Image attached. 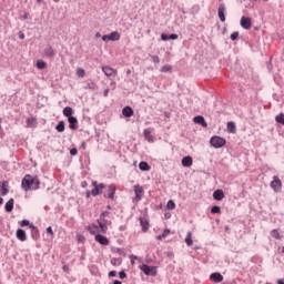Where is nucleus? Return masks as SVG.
Masks as SVG:
<instances>
[{"mask_svg": "<svg viewBox=\"0 0 284 284\" xmlns=\"http://www.w3.org/2000/svg\"><path fill=\"white\" fill-rule=\"evenodd\" d=\"M44 54L45 57H54V49H52V47H47L44 49Z\"/></svg>", "mask_w": 284, "mask_h": 284, "instance_id": "32", "label": "nucleus"}, {"mask_svg": "<svg viewBox=\"0 0 284 284\" xmlns=\"http://www.w3.org/2000/svg\"><path fill=\"white\" fill-rule=\"evenodd\" d=\"M102 72L105 77H113V74H116V69H113L112 67H102Z\"/></svg>", "mask_w": 284, "mask_h": 284, "instance_id": "14", "label": "nucleus"}, {"mask_svg": "<svg viewBox=\"0 0 284 284\" xmlns=\"http://www.w3.org/2000/svg\"><path fill=\"white\" fill-rule=\"evenodd\" d=\"M152 129H144L143 136L149 143H154V135H152Z\"/></svg>", "mask_w": 284, "mask_h": 284, "instance_id": "11", "label": "nucleus"}, {"mask_svg": "<svg viewBox=\"0 0 284 284\" xmlns=\"http://www.w3.org/2000/svg\"><path fill=\"white\" fill-rule=\"evenodd\" d=\"M271 236L273 239H277L278 241H281V239H283V235H281V233L278 232V230L274 229L273 231H271Z\"/></svg>", "mask_w": 284, "mask_h": 284, "instance_id": "30", "label": "nucleus"}, {"mask_svg": "<svg viewBox=\"0 0 284 284\" xmlns=\"http://www.w3.org/2000/svg\"><path fill=\"white\" fill-rule=\"evenodd\" d=\"M210 281H212V283H223L224 277L221 275V273L215 272L210 275Z\"/></svg>", "mask_w": 284, "mask_h": 284, "instance_id": "10", "label": "nucleus"}, {"mask_svg": "<svg viewBox=\"0 0 284 284\" xmlns=\"http://www.w3.org/2000/svg\"><path fill=\"white\" fill-rule=\"evenodd\" d=\"M45 61H43V60H38L37 61V68H38V70H44V68H45Z\"/></svg>", "mask_w": 284, "mask_h": 284, "instance_id": "34", "label": "nucleus"}, {"mask_svg": "<svg viewBox=\"0 0 284 284\" xmlns=\"http://www.w3.org/2000/svg\"><path fill=\"white\" fill-rule=\"evenodd\" d=\"M172 70V65L165 64L161 68V72H170Z\"/></svg>", "mask_w": 284, "mask_h": 284, "instance_id": "39", "label": "nucleus"}, {"mask_svg": "<svg viewBox=\"0 0 284 284\" xmlns=\"http://www.w3.org/2000/svg\"><path fill=\"white\" fill-rule=\"evenodd\" d=\"M68 121H69V128L70 130H77V123H79V120H77L75 116H69L68 118Z\"/></svg>", "mask_w": 284, "mask_h": 284, "instance_id": "20", "label": "nucleus"}, {"mask_svg": "<svg viewBox=\"0 0 284 284\" xmlns=\"http://www.w3.org/2000/svg\"><path fill=\"white\" fill-rule=\"evenodd\" d=\"M134 194H135V196H134L133 201H134V203H139L141 201V199H143V194H145V190H143V186L136 184L134 186Z\"/></svg>", "mask_w": 284, "mask_h": 284, "instance_id": "5", "label": "nucleus"}, {"mask_svg": "<svg viewBox=\"0 0 284 284\" xmlns=\"http://www.w3.org/2000/svg\"><path fill=\"white\" fill-rule=\"evenodd\" d=\"M240 23L244 28V30L252 29V19H250L247 17H242Z\"/></svg>", "mask_w": 284, "mask_h": 284, "instance_id": "9", "label": "nucleus"}, {"mask_svg": "<svg viewBox=\"0 0 284 284\" xmlns=\"http://www.w3.org/2000/svg\"><path fill=\"white\" fill-rule=\"evenodd\" d=\"M106 216H110V212L104 211L100 214V219L98 220V225H99L102 234H106L108 225H112V221L105 220Z\"/></svg>", "mask_w": 284, "mask_h": 284, "instance_id": "2", "label": "nucleus"}, {"mask_svg": "<svg viewBox=\"0 0 284 284\" xmlns=\"http://www.w3.org/2000/svg\"><path fill=\"white\" fill-rule=\"evenodd\" d=\"M194 123H196L197 125H202V128H207V122L205 121V118H203V115H196L193 119Z\"/></svg>", "mask_w": 284, "mask_h": 284, "instance_id": "13", "label": "nucleus"}, {"mask_svg": "<svg viewBox=\"0 0 284 284\" xmlns=\"http://www.w3.org/2000/svg\"><path fill=\"white\" fill-rule=\"evenodd\" d=\"M55 130H57L58 132H65V122L60 121V122L57 124Z\"/></svg>", "mask_w": 284, "mask_h": 284, "instance_id": "31", "label": "nucleus"}, {"mask_svg": "<svg viewBox=\"0 0 284 284\" xmlns=\"http://www.w3.org/2000/svg\"><path fill=\"white\" fill-rule=\"evenodd\" d=\"M88 231L90 232V234H93L97 236V234H99V232H101V229L99 230V226H97V224H90L88 226Z\"/></svg>", "mask_w": 284, "mask_h": 284, "instance_id": "22", "label": "nucleus"}, {"mask_svg": "<svg viewBox=\"0 0 284 284\" xmlns=\"http://www.w3.org/2000/svg\"><path fill=\"white\" fill-rule=\"evenodd\" d=\"M70 154L71 156H77L79 154V151L77 149H71Z\"/></svg>", "mask_w": 284, "mask_h": 284, "instance_id": "44", "label": "nucleus"}, {"mask_svg": "<svg viewBox=\"0 0 284 284\" xmlns=\"http://www.w3.org/2000/svg\"><path fill=\"white\" fill-rule=\"evenodd\" d=\"M277 284H284L283 280H278Z\"/></svg>", "mask_w": 284, "mask_h": 284, "instance_id": "55", "label": "nucleus"}, {"mask_svg": "<svg viewBox=\"0 0 284 284\" xmlns=\"http://www.w3.org/2000/svg\"><path fill=\"white\" fill-rule=\"evenodd\" d=\"M236 39H239V31H235L231 34V40L232 41H236Z\"/></svg>", "mask_w": 284, "mask_h": 284, "instance_id": "41", "label": "nucleus"}, {"mask_svg": "<svg viewBox=\"0 0 284 284\" xmlns=\"http://www.w3.org/2000/svg\"><path fill=\"white\" fill-rule=\"evenodd\" d=\"M162 239H165V237L163 236V234H161V235L158 236V241H162Z\"/></svg>", "mask_w": 284, "mask_h": 284, "instance_id": "53", "label": "nucleus"}, {"mask_svg": "<svg viewBox=\"0 0 284 284\" xmlns=\"http://www.w3.org/2000/svg\"><path fill=\"white\" fill-rule=\"evenodd\" d=\"M120 278H126L128 274H125L123 271L119 273Z\"/></svg>", "mask_w": 284, "mask_h": 284, "instance_id": "48", "label": "nucleus"}, {"mask_svg": "<svg viewBox=\"0 0 284 284\" xmlns=\"http://www.w3.org/2000/svg\"><path fill=\"white\" fill-rule=\"evenodd\" d=\"M139 168L142 172H150V164L148 162H140Z\"/></svg>", "mask_w": 284, "mask_h": 284, "instance_id": "28", "label": "nucleus"}, {"mask_svg": "<svg viewBox=\"0 0 284 284\" xmlns=\"http://www.w3.org/2000/svg\"><path fill=\"white\" fill-rule=\"evenodd\" d=\"M62 270H63V272H70V267H68V265H64V266L62 267Z\"/></svg>", "mask_w": 284, "mask_h": 284, "instance_id": "51", "label": "nucleus"}, {"mask_svg": "<svg viewBox=\"0 0 284 284\" xmlns=\"http://www.w3.org/2000/svg\"><path fill=\"white\" fill-rule=\"evenodd\" d=\"M210 143L213 148L219 149V148H223V145H225L226 141H225V139H223L219 135H214L211 138Z\"/></svg>", "mask_w": 284, "mask_h": 284, "instance_id": "4", "label": "nucleus"}, {"mask_svg": "<svg viewBox=\"0 0 284 284\" xmlns=\"http://www.w3.org/2000/svg\"><path fill=\"white\" fill-rule=\"evenodd\" d=\"M131 265H134V260H131Z\"/></svg>", "mask_w": 284, "mask_h": 284, "instance_id": "58", "label": "nucleus"}, {"mask_svg": "<svg viewBox=\"0 0 284 284\" xmlns=\"http://www.w3.org/2000/svg\"><path fill=\"white\" fill-rule=\"evenodd\" d=\"M62 113H63L64 116H68V119H70V116H72V114H73V110L70 106H65L63 109Z\"/></svg>", "mask_w": 284, "mask_h": 284, "instance_id": "27", "label": "nucleus"}, {"mask_svg": "<svg viewBox=\"0 0 284 284\" xmlns=\"http://www.w3.org/2000/svg\"><path fill=\"white\" fill-rule=\"evenodd\" d=\"M43 0H37V3H41Z\"/></svg>", "mask_w": 284, "mask_h": 284, "instance_id": "59", "label": "nucleus"}, {"mask_svg": "<svg viewBox=\"0 0 284 284\" xmlns=\"http://www.w3.org/2000/svg\"><path fill=\"white\" fill-rule=\"evenodd\" d=\"M168 210H174L176 207V204L173 200H170L166 204Z\"/></svg>", "mask_w": 284, "mask_h": 284, "instance_id": "37", "label": "nucleus"}, {"mask_svg": "<svg viewBox=\"0 0 284 284\" xmlns=\"http://www.w3.org/2000/svg\"><path fill=\"white\" fill-rule=\"evenodd\" d=\"M169 39H171L172 41H176V39H179V34L172 33L171 36H169Z\"/></svg>", "mask_w": 284, "mask_h": 284, "instance_id": "45", "label": "nucleus"}, {"mask_svg": "<svg viewBox=\"0 0 284 284\" xmlns=\"http://www.w3.org/2000/svg\"><path fill=\"white\" fill-rule=\"evenodd\" d=\"M110 41H119L121 39V33L119 31H113L111 34H109Z\"/></svg>", "mask_w": 284, "mask_h": 284, "instance_id": "26", "label": "nucleus"}, {"mask_svg": "<svg viewBox=\"0 0 284 284\" xmlns=\"http://www.w3.org/2000/svg\"><path fill=\"white\" fill-rule=\"evenodd\" d=\"M211 213L212 214H221V206H213L212 209H211Z\"/></svg>", "mask_w": 284, "mask_h": 284, "instance_id": "38", "label": "nucleus"}, {"mask_svg": "<svg viewBox=\"0 0 284 284\" xmlns=\"http://www.w3.org/2000/svg\"><path fill=\"white\" fill-rule=\"evenodd\" d=\"M47 233L52 237L54 236V231H52V226L47 227Z\"/></svg>", "mask_w": 284, "mask_h": 284, "instance_id": "42", "label": "nucleus"}, {"mask_svg": "<svg viewBox=\"0 0 284 284\" xmlns=\"http://www.w3.org/2000/svg\"><path fill=\"white\" fill-rule=\"evenodd\" d=\"M123 116H126V119H130V116H134V110L132 106H124L122 110Z\"/></svg>", "mask_w": 284, "mask_h": 284, "instance_id": "16", "label": "nucleus"}, {"mask_svg": "<svg viewBox=\"0 0 284 284\" xmlns=\"http://www.w3.org/2000/svg\"><path fill=\"white\" fill-rule=\"evenodd\" d=\"M275 121L284 125V113H280L278 115H276Z\"/></svg>", "mask_w": 284, "mask_h": 284, "instance_id": "35", "label": "nucleus"}, {"mask_svg": "<svg viewBox=\"0 0 284 284\" xmlns=\"http://www.w3.org/2000/svg\"><path fill=\"white\" fill-rule=\"evenodd\" d=\"M109 276H111V277L116 276V271H111V272L109 273Z\"/></svg>", "mask_w": 284, "mask_h": 284, "instance_id": "50", "label": "nucleus"}, {"mask_svg": "<svg viewBox=\"0 0 284 284\" xmlns=\"http://www.w3.org/2000/svg\"><path fill=\"white\" fill-rule=\"evenodd\" d=\"M93 190L91 191L92 196H99L101 194V190H105V184L97 183V181L92 182Z\"/></svg>", "mask_w": 284, "mask_h": 284, "instance_id": "7", "label": "nucleus"}, {"mask_svg": "<svg viewBox=\"0 0 284 284\" xmlns=\"http://www.w3.org/2000/svg\"><path fill=\"white\" fill-rule=\"evenodd\" d=\"M27 124H28L30 128H34V125H37V120H36V118H28V119H27Z\"/></svg>", "mask_w": 284, "mask_h": 284, "instance_id": "33", "label": "nucleus"}, {"mask_svg": "<svg viewBox=\"0 0 284 284\" xmlns=\"http://www.w3.org/2000/svg\"><path fill=\"white\" fill-rule=\"evenodd\" d=\"M151 59L153 61V63H160L161 59L159 58V55H151Z\"/></svg>", "mask_w": 284, "mask_h": 284, "instance_id": "40", "label": "nucleus"}, {"mask_svg": "<svg viewBox=\"0 0 284 284\" xmlns=\"http://www.w3.org/2000/svg\"><path fill=\"white\" fill-rule=\"evenodd\" d=\"M77 75H78L80 79H83V77H85V70L82 69V68L77 69Z\"/></svg>", "mask_w": 284, "mask_h": 284, "instance_id": "36", "label": "nucleus"}, {"mask_svg": "<svg viewBox=\"0 0 284 284\" xmlns=\"http://www.w3.org/2000/svg\"><path fill=\"white\" fill-rule=\"evenodd\" d=\"M271 187L272 190H274V192H281V190L283 189V182L281 181V179H278V176L276 175L273 176V181L271 182Z\"/></svg>", "mask_w": 284, "mask_h": 284, "instance_id": "6", "label": "nucleus"}, {"mask_svg": "<svg viewBox=\"0 0 284 284\" xmlns=\"http://www.w3.org/2000/svg\"><path fill=\"white\" fill-rule=\"evenodd\" d=\"M213 199L215 201H223V199H225V193L223 192V190H216L213 193Z\"/></svg>", "mask_w": 284, "mask_h": 284, "instance_id": "19", "label": "nucleus"}, {"mask_svg": "<svg viewBox=\"0 0 284 284\" xmlns=\"http://www.w3.org/2000/svg\"><path fill=\"white\" fill-rule=\"evenodd\" d=\"M95 241L97 243H100V245H110V240L101 234L95 235Z\"/></svg>", "mask_w": 284, "mask_h": 284, "instance_id": "12", "label": "nucleus"}, {"mask_svg": "<svg viewBox=\"0 0 284 284\" xmlns=\"http://www.w3.org/2000/svg\"><path fill=\"white\" fill-rule=\"evenodd\" d=\"M21 39H24V36H23V34L21 36Z\"/></svg>", "mask_w": 284, "mask_h": 284, "instance_id": "63", "label": "nucleus"}, {"mask_svg": "<svg viewBox=\"0 0 284 284\" xmlns=\"http://www.w3.org/2000/svg\"><path fill=\"white\" fill-rule=\"evenodd\" d=\"M16 236L19 241H28V235H26V231H23L22 229L17 230Z\"/></svg>", "mask_w": 284, "mask_h": 284, "instance_id": "17", "label": "nucleus"}, {"mask_svg": "<svg viewBox=\"0 0 284 284\" xmlns=\"http://www.w3.org/2000/svg\"><path fill=\"white\" fill-rule=\"evenodd\" d=\"M226 130L230 134H236V124L234 122H227Z\"/></svg>", "mask_w": 284, "mask_h": 284, "instance_id": "25", "label": "nucleus"}, {"mask_svg": "<svg viewBox=\"0 0 284 284\" xmlns=\"http://www.w3.org/2000/svg\"><path fill=\"white\" fill-rule=\"evenodd\" d=\"M161 39H162V41H170V36L162 33Z\"/></svg>", "mask_w": 284, "mask_h": 284, "instance_id": "43", "label": "nucleus"}, {"mask_svg": "<svg viewBox=\"0 0 284 284\" xmlns=\"http://www.w3.org/2000/svg\"><path fill=\"white\" fill-rule=\"evenodd\" d=\"M87 196H88V199H89V196H90V193H87Z\"/></svg>", "mask_w": 284, "mask_h": 284, "instance_id": "62", "label": "nucleus"}, {"mask_svg": "<svg viewBox=\"0 0 284 284\" xmlns=\"http://www.w3.org/2000/svg\"><path fill=\"white\" fill-rule=\"evenodd\" d=\"M41 181L37 175L27 174L21 181V187L24 192H34L39 190Z\"/></svg>", "mask_w": 284, "mask_h": 284, "instance_id": "1", "label": "nucleus"}, {"mask_svg": "<svg viewBox=\"0 0 284 284\" xmlns=\"http://www.w3.org/2000/svg\"><path fill=\"white\" fill-rule=\"evenodd\" d=\"M0 187H1V195L2 196L8 195V192H10V190L8 189L9 187L8 181L0 182Z\"/></svg>", "mask_w": 284, "mask_h": 284, "instance_id": "18", "label": "nucleus"}, {"mask_svg": "<svg viewBox=\"0 0 284 284\" xmlns=\"http://www.w3.org/2000/svg\"><path fill=\"white\" fill-rule=\"evenodd\" d=\"M108 94H110V89L104 90V97H108Z\"/></svg>", "mask_w": 284, "mask_h": 284, "instance_id": "52", "label": "nucleus"}, {"mask_svg": "<svg viewBox=\"0 0 284 284\" xmlns=\"http://www.w3.org/2000/svg\"><path fill=\"white\" fill-rule=\"evenodd\" d=\"M26 225H30V221L23 220V221L21 222V227H26Z\"/></svg>", "mask_w": 284, "mask_h": 284, "instance_id": "47", "label": "nucleus"}, {"mask_svg": "<svg viewBox=\"0 0 284 284\" xmlns=\"http://www.w3.org/2000/svg\"><path fill=\"white\" fill-rule=\"evenodd\" d=\"M106 207H108V210H112V206H110V205H108Z\"/></svg>", "mask_w": 284, "mask_h": 284, "instance_id": "60", "label": "nucleus"}, {"mask_svg": "<svg viewBox=\"0 0 284 284\" xmlns=\"http://www.w3.org/2000/svg\"><path fill=\"white\" fill-rule=\"evenodd\" d=\"M170 234V229H165L162 233V236L165 239Z\"/></svg>", "mask_w": 284, "mask_h": 284, "instance_id": "46", "label": "nucleus"}, {"mask_svg": "<svg viewBox=\"0 0 284 284\" xmlns=\"http://www.w3.org/2000/svg\"><path fill=\"white\" fill-rule=\"evenodd\" d=\"M100 37H101V33H100V32H97V33H95V39H100Z\"/></svg>", "mask_w": 284, "mask_h": 284, "instance_id": "54", "label": "nucleus"}, {"mask_svg": "<svg viewBox=\"0 0 284 284\" xmlns=\"http://www.w3.org/2000/svg\"><path fill=\"white\" fill-rule=\"evenodd\" d=\"M217 14H219L220 21H222V23H224V21H225V4L219 6Z\"/></svg>", "mask_w": 284, "mask_h": 284, "instance_id": "15", "label": "nucleus"}, {"mask_svg": "<svg viewBox=\"0 0 284 284\" xmlns=\"http://www.w3.org/2000/svg\"><path fill=\"white\" fill-rule=\"evenodd\" d=\"M140 223L142 226V232H148V230H150V222H148V220L141 217Z\"/></svg>", "mask_w": 284, "mask_h": 284, "instance_id": "24", "label": "nucleus"}, {"mask_svg": "<svg viewBox=\"0 0 284 284\" xmlns=\"http://www.w3.org/2000/svg\"><path fill=\"white\" fill-rule=\"evenodd\" d=\"M133 258H136V256H133Z\"/></svg>", "mask_w": 284, "mask_h": 284, "instance_id": "64", "label": "nucleus"}, {"mask_svg": "<svg viewBox=\"0 0 284 284\" xmlns=\"http://www.w3.org/2000/svg\"><path fill=\"white\" fill-rule=\"evenodd\" d=\"M282 254H284V246L282 247Z\"/></svg>", "mask_w": 284, "mask_h": 284, "instance_id": "61", "label": "nucleus"}, {"mask_svg": "<svg viewBox=\"0 0 284 284\" xmlns=\"http://www.w3.org/2000/svg\"><path fill=\"white\" fill-rule=\"evenodd\" d=\"M192 163H194V162H193V160H192V156H190V155L184 156V158L182 159V165H183V168H192Z\"/></svg>", "mask_w": 284, "mask_h": 284, "instance_id": "21", "label": "nucleus"}, {"mask_svg": "<svg viewBox=\"0 0 284 284\" xmlns=\"http://www.w3.org/2000/svg\"><path fill=\"white\" fill-rule=\"evenodd\" d=\"M114 194H116V186L114 184H111V185H109V187L104 194V197L114 200Z\"/></svg>", "mask_w": 284, "mask_h": 284, "instance_id": "8", "label": "nucleus"}, {"mask_svg": "<svg viewBox=\"0 0 284 284\" xmlns=\"http://www.w3.org/2000/svg\"><path fill=\"white\" fill-rule=\"evenodd\" d=\"M141 272L145 274V276H156V266H150L148 264H142L140 266Z\"/></svg>", "mask_w": 284, "mask_h": 284, "instance_id": "3", "label": "nucleus"}, {"mask_svg": "<svg viewBox=\"0 0 284 284\" xmlns=\"http://www.w3.org/2000/svg\"><path fill=\"white\" fill-rule=\"evenodd\" d=\"M6 212H12L14 210V199H10L4 205Z\"/></svg>", "mask_w": 284, "mask_h": 284, "instance_id": "23", "label": "nucleus"}, {"mask_svg": "<svg viewBox=\"0 0 284 284\" xmlns=\"http://www.w3.org/2000/svg\"><path fill=\"white\" fill-rule=\"evenodd\" d=\"M102 41H111V40H110V36H103V37H102Z\"/></svg>", "mask_w": 284, "mask_h": 284, "instance_id": "49", "label": "nucleus"}, {"mask_svg": "<svg viewBox=\"0 0 284 284\" xmlns=\"http://www.w3.org/2000/svg\"><path fill=\"white\" fill-rule=\"evenodd\" d=\"M0 205H3V199L0 197Z\"/></svg>", "mask_w": 284, "mask_h": 284, "instance_id": "56", "label": "nucleus"}, {"mask_svg": "<svg viewBox=\"0 0 284 284\" xmlns=\"http://www.w3.org/2000/svg\"><path fill=\"white\" fill-rule=\"evenodd\" d=\"M30 229H31V230H34V226L31 224V225H30Z\"/></svg>", "mask_w": 284, "mask_h": 284, "instance_id": "57", "label": "nucleus"}, {"mask_svg": "<svg viewBox=\"0 0 284 284\" xmlns=\"http://www.w3.org/2000/svg\"><path fill=\"white\" fill-rule=\"evenodd\" d=\"M185 243H186V245L189 246V247H192V245H193V241H192V232H187V234H186V237H185Z\"/></svg>", "mask_w": 284, "mask_h": 284, "instance_id": "29", "label": "nucleus"}]
</instances>
